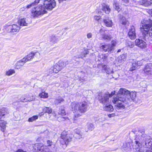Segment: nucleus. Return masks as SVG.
<instances>
[{
  "mask_svg": "<svg viewBox=\"0 0 152 152\" xmlns=\"http://www.w3.org/2000/svg\"><path fill=\"white\" fill-rule=\"evenodd\" d=\"M111 44H109L110 45H111L113 47V50L114 49V47L115 46L116 44V42L115 40H113L111 42Z\"/></svg>",
  "mask_w": 152,
  "mask_h": 152,
  "instance_id": "obj_50",
  "label": "nucleus"
},
{
  "mask_svg": "<svg viewBox=\"0 0 152 152\" xmlns=\"http://www.w3.org/2000/svg\"><path fill=\"white\" fill-rule=\"evenodd\" d=\"M43 112L45 113H51L52 112V109L49 107H45L43 109Z\"/></svg>",
  "mask_w": 152,
  "mask_h": 152,
  "instance_id": "obj_39",
  "label": "nucleus"
},
{
  "mask_svg": "<svg viewBox=\"0 0 152 152\" xmlns=\"http://www.w3.org/2000/svg\"><path fill=\"white\" fill-rule=\"evenodd\" d=\"M39 1L40 0H35L34 2L30 4L27 5L25 7L26 9L30 8L32 6L38 4L39 2Z\"/></svg>",
  "mask_w": 152,
  "mask_h": 152,
  "instance_id": "obj_37",
  "label": "nucleus"
},
{
  "mask_svg": "<svg viewBox=\"0 0 152 152\" xmlns=\"http://www.w3.org/2000/svg\"><path fill=\"white\" fill-rule=\"evenodd\" d=\"M88 51H84L83 52H82L80 56H79V58H82L83 57H85V55L88 54Z\"/></svg>",
  "mask_w": 152,
  "mask_h": 152,
  "instance_id": "obj_46",
  "label": "nucleus"
},
{
  "mask_svg": "<svg viewBox=\"0 0 152 152\" xmlns=\"http://www.w3.org/2000/svg\"><path fill=\"white\" fill-rule=\"evenodd\" d=\"M100 48L104 52L108 51L110 52L113 50V47L111 45L109 44L102 45L100 46Z\"/></svg>",
  "mask_w": 152,
  "mask_h": 152,
  "instance_id": "obj_10",
  "label": "nucleus"
},
{
  "mask_svg": "<svg viewBox=\"0 0 152 152\" xmlns=\"http://www.w3.org/2000/svg\"><path fill=\"white\" fill-rule=\"evenodd\" d=\"M78 59L79 57L77 58L76 57H74L71 60V61H69V62L70 63H76V62L79 61Z\"/></svg>",
  "mask_w": 152,
  "mask_h": 152,
  "instance_id": "obj_44",
  "label": "nucleus"
},
{
  "mask_svg": "<svg viewBox=\"0 0 152 152\" xmlns=\"http://www.w3.org/2000/svg\"><path fill=\"white\" fill-rule=\"evenodd\" d=\"M135 44L141 49H145L147 46L145 42L142 39H136L135 41Z\"/></svg>",
  "mask_w": 152,
  "mask_h": 152,
  "instance_id": "obj_9",
  "label": "nucleus"
},
{
  "mask_svg": "<svg viewBox=\"0 0 152 152\" xmlns=\"http://www.w3.org/2000/svg\"><path fill=\"white\" fill-rule=\"evenodd\" d=\"M26 95H23L20 99V101L25 102H27V101L30 102L34 100V99L33 98V96H32V97L29 98V97L27 98H26Z\"/></svg>",
  "mask_w": 152,
  "mask_h": 152,
  "instance_id": "obj_21",
  "label": "nucleus"
},
{
  "mask_svg": "<svg viewBox=\"0 0 152 152\" xmlns=\"http://www.w3.org/2000/svg\"><path fill=\"white\" fill-rule=\"evenodd\" d=\"M7 123L4 121L0 120V131L4 132L5 131Z\"/></svg>",
  "mask_w": 152,
  "mask_h": 152,
  "instance_id": "obj_26",
  "label": "nucleus"
},
{
  "mask_svg": "<svg viewBox=\"0 0 152 152\" xmlns=\"http://www.w3.org/2000/svg\"><path fill=\"white\" fill-rule=\"evenodd\" d=\"M33 147L34 152H49L48 149L38 143L35 144Z\"/></svg>",
  "mask_w": 152,
  "mask_h": 152,
  "instance_id": "obj_5",
  "label": "nucleus"
},
{
  "mask_svg": "<svg viewBox=\"0 0 152 152\" xmlns=\"http://www.w3.org/2000/svg\"><path fill=\"white\" fill-rule=\"evenodd\" d=\"M101 18V17L100 16H95L94 17L95 20H98Z\"/></svg>",
  "mask_w": 152,
  "mask_h": 152,
  "instance_id": "obj_53",
  "label": "nucleus"
},
{
  "mask_svg": "<svg viewBox=\"0 0 152 152\" xmlns=\"http://www.w3.org/2000/svg\"><path fill=\"white\" fill-rule=\"evenodd\" d=\"M137 64V66H140L142 65V63L141 61H137L136 62Z\"/></svg>",
  "mask_w": 152,
  "mask_h": 152,
  "instance_id": "obj_56",
  "label": "nucleus"
},
{
  "mask_svg": "<svg viewBox=\"0 0 152 152\" xmlns=\"http://www.w3.org/2000/svg\"><path fill=\"white\" fill-rule=\"evenodd\" d=\"M135 143L136 144V145L139 147H140L141 145V144L140 143V142L139 141H136Z\"/></svg>",
  "mask_w": 152,
  "mask_h": 152,
  "instance_id": "obj_54",
  "label": "nucleus"
},
{
  "mask_svg": "<svg viewBox=\"0 0 152 152\" xmlns=\"http://www.w3.org/2000/svg\"><path fill=\"white\" fill-rule=\"evenodd\" d=\"M145 144L147 148H151L152 149V141H151L149 138L145 140Z\"/></svg>",
  "mask_w": 152,
  "mask_h": 152,
  "instance_id": "obj_33",
  "label": "nucleus"
},
{
  "mask_svg": "<svg viewBox=\"0 0 152 152\" xmlns=\"http://www.w3.org/2000/svg\"><path fill=\"white\" fill-rule=\"evenodd\" d=\"M120 22L122 24L125 25L127 23V21L125 17H122Z\"/></svg>",
  "mask_w": 152,
  "mask_h": 152,
  "instance_id": "obj_45",
  "label": "nucleus"
},
{
  "mask_svg": "<svg viewBox=\"0 0 152 152\" xmlns=\"http://www.w3.org/2000/svg\"><path fill=\"white\" fill-rule=\"evenodd\" d=\"M140 27L142 37L145 40L152 39V20L150 19H144L142 21Z\"/></svg>",
  "mask_w": 152,
  "mask_h": 152,
  "instance_id": "obj_2",
  "label": "nucleus"
},
{
  "mask_svg": "<svg viewBox=\"0 0 152 152\" xmlns=\"http://www.w3.org/2000/svg\"><path fill=\"white\" fill-rule=\"evenodd\" d=\"M113 7L115 9L118 11L119 12L121 10V9L120 8L119 4L117 2L114 1V2L113 4Z\"/></svg>",
  "mask_w": 152,
  "mask_h": 152,
  "instance_id": "obj_38",
  "label": "nucleus"
},
{
  "mask_svg": "<svg viewBox=\"0 0 152 152\" xmlns=\"http://www.w3.org/2000/svg\"><path fill=\"white\" fill-rule=\"evenodd\" d=\"M19 24L21 26H27L28 22L26 20V18H23L19 19L18 21Z\"/></svg>",
  "mask_w": 152,
  "mask_h": 152,
  "instance_id": "obj_24",
  "label": "nucleus"
},
{
  "mask_svg": "<svg viewBox=\"0 0 152 152\" xmlns=\"http://www.w3.org/2000/svg\"><path fill=\"white\" fill-rule=\"evenodd\" d=\"M38 118V116L37 115L33 116L31 118H29L28 121L29 122H32L35 121Z\"/></svg>",
  "mask_w": 152,
  "mask_h": 152,
  "instance_id": "obj_43",
  "label": "nucleus"
},
{
  "mask_svg": "<svg viewBox=\"0 0 152 152\" xmlns=\"http://www.w3.org/2000/svg\"><path fill=\"white\" fill-rule=\"evenodd\" d=\"M139 152H144V151L142 149H141L139 150Z\"/></svg>",
  "mask_w": 152,
  "mask_h": 152,
  "instance_id": "obj_62",
  "label": "nucleus"
},
{
  "mask_svg": "<svg viewBox=\"0 0 152 152\" xmlns=\"http://www.w3.org/2000/svg\"><path fill=\"white\" fill-rule=\"evenodd\" d=\"M26 9V7H24L21 8L20 9V10L21 11H24Z\"/></svg>",
  "mask_w": 152,
  "mask_h": 152,
  "instance_id": "obj_59",
  "label": "nucleus"
},
{
  "mask_svg": "<svg viewBox=\"0 0 152 152\" xmlns=\"http://www.w3.org/2000/svg\"><path fill=\"white\" fill-rule=\"evenodd\" d=\"M119 101L125 104L129 103L130 102L129 100L128 99L125 98L124 97H120L119 95L118 97L114 96L112 99V102L114 104H117Z\"/></svg>",
  "mask_w": 152,
  "mask_h": 152,
  "instance_id": "obj_7",
  "label": "nucleus"
},
{
  "mask_svg": "<svg viewBox=\"0 0 152 152\" xmlns=\"http://www.w3.org/2000/svg\"><path fill=\"white\" fill-rule=\"evenodd\" d=\"M129 37L131 39H134L136 38L135 29L134 26H132L128 32Z\"/></svg>",
  "mask_w": 152,
  "mask_h": 152,
  "instance_id": "obj_13",
  "label": "nucleus"
},
{
  "mask_svg": "<svg viewBox=\"0 0 152 152\" xmlns=\"http://www.w3.org/2000/svg\"><path fill=\"white\" fill-rule=\"evenodd\" d=\"M109 93L105 94L102 96H99V99L100 103L107 105V104L109 103Z\"/></svg>",
  "mask_w": 152,
  "mask_h": 152,
  "instance_id": "obj_8",
  "label": "nucleus"
},
{
  "mask_svg": "<svg viewBox=\"0 0 152 152\" xmlns=\"http://www.w3.org/2000/svg\"><path fill=\"white\" fill-rule=\"evenodd\" d=\"M57 41V39L55 36H52L51 38V41L53 42H56Z\"/></svg>",
  "mask_w": 152,
  "mask_h": 152,
  "instance_id": "obj_48",
  "label": "nucleus"
},
{
  "mask_svg": "<svg viewBox=\"0 0 152 152\" xmlns=\"http://www.w3.org/2000/svg\"><path fill=\"white\" fill-rule=\"evenodd\" d=\"M124 103H122L121 102H118L115 105V107L116 110L123 109L125 108Z\"/></svg>",
  "mask_w": 152,
  "mask_h": 152,
  "instance_id": "obj_28",
  "label": "nucleus"
},
{
  "mask_svg": "<svg viewBox=\"0 0 152 152\" xmlns=\"http://www.w3.org/2000/svg\"><path fill=\"white\" fill-rule=\"evenodd\" d=\"M137 65L136 64V62H133L132 64V67L130 69V70L131 71H132L134 70H135L136 69L137 67Z\"/></svg>",
  "mask_w": 152,
  "mask_h": 152,
  "instance_id": "obj_40",
  "label": "nucleus"
},
{
  "mask_svg": "<svg viewBox=\"0 0 152 152\" xmlns=\"http://www.w3.org/2000/svg\"><path fill=\"white\" fill-rule=\"evenodd\" d=\"M66 0H58L59 2L60 3H62V2H63V1H65Z\"/></svg>",
  "mask_w": 152,
  "mask_h": 152,
  "instance_id": "obj_61",
  "label": "nucleus"
},
{
  "mask_svg": "<svg viewBox=\"0 0 152 152\" xmlns=\"http://www.w3.org/2000/svg\"><path fill=\"white\" fill-rule=\"evenodd\" d=\"M103 72H105L107 74L112 73L113 72L112 69H110L108 66L106 65H104L102 66Z\"/></svg>",
  "mask_w": 152,
  "mask_h": 152,
  "instance_id": "obj_23",
  "label": "nucleus"
},
{
  "mask_svg": "<svg viewBox=\"0 0 152 152\" xmlns=\"http://www.w3.org/2000/svg\"><path fill=\"white\" fill-rule=\"evenodd\" d=\"M10 28L12 32H18L20 29V27L16 24L12 25Z\"/></svg>",
  "mask_w": 152,
  "mask_h": 152,
  "instance_id": "obj_25",
  "label": "nucleus"
},
{
  "mask_svg": "<svg viewBox=\"0 0 152 152\" xmlns=\"http://www.w3.org/2000/svg\"><path fill=\"white\" fill-rule=\"evenodd\" d=\"M75 135L77 138L80 139L82 137L83 132L79 129H77L74 130Z\"/></svg>",
  "mask_w": 152,
  "mask_h": 152,
  "instance_id": "obj_22",
  "label": "nucleus"
},
{
  "mask_svg": "<svg viewBox=\"0 0 152 152\" xmlns=\"http://www.w3.org/2000/svg\"><path fill=\"white\" fill-rule=\"evenodd\" d=\"M64 99L61 97H59L56 99L54 101V104L55 105H57L59 104L64 101Z\"/></svg>",
  "mask_w": 152,
  "mask_h": 152,
  "instance_id": "obj_36",
  "label": "nucleus"
},
{
  "mask_svg": "<svg viewBox=\"0 0 152 152\" xmlns=\"http://www.w3.org/2000/svg\"><path fill=\"white\" fill-rule=\"evenodd\" d=\"M35 54L33 52H31L27 56H25L23 59L26 63L29 61H30L33 58Z\"/></svg>",
  "mask_w": 152,
  "mask_h": 152,
  "instance_id": "obj_18",
  "label": "nucleus"
},
{
  "mask_svg": "<svg viewBox=\"0 0 152 152\" xmlns=\"http://www.w3.org/2000/svg\"><path fill=\"white\" fill-rule=\"evenodd\" d=\"M103 109L104 110L108 111H113L114 110L113 106L111 104L105 106Z\"/></svg>",
  "mask_w": 152,
  "mask_h": 152,
  "instance_id": "obj_35",
  "label": "nucleus"
},
{
  "mask_svg": "<svg viewBox=\"0 0 152 152\" xmlns=\"http://www.w3.org/2000/svg\"><path fill=\"white\" fill-rule=\"evenodd\" d=\"M44 6L48 10H52L56 6V2L54 0H46L44 2Z\"/></svg>",
  "mask_w": 152,
  "mask_h": 152,
  "instance_id": "obj_6",
  "label": "nucleus"
},
{
  "mask_svg": "<svg viewBox=\"0 0 152 152\" xmlns=\"http://www.w3.org/2000/svg\"><path fill=\"white\" fill-rule=\"evenodd\" d=\"M47 144L48 146H51L53 145V142L50 140H48L47 141Z\"/></svg>",
  "mask_w": 152,
  "mask_h": 152,
  "instance_id": "obj_52",
  "label": "nucleus"
},
{
  "mask_svg": "<svg viewBox=\"0 0 152 152\" xmlns=\"http://www.w3.org/2000/svg\"><path fill=\"white\" fill-rule=\"evenodd\" d=\"M130 95V98L125 97V98L128 99L129 100L130 102L127 104H126L130 105L132 104V101L133 102H135L136 101V92L134 91H132V92H130L129 94Z\"/></svg>",
  "mask_w": 152,
  "mask_h": 152,
  "instance_id": "obj_12",
  "label": "nucleus"
},
{
  "mask_svg": "<svg viewBox=\"0 0 152 152\" xmlns=\"http://www.w3.org/2000/svg\"><path fill=\"white\" fill-rule=\"evenodd\" d=\"M98 57L99 58V60H100L102 59L103 61H105L107 57V55L104 54H99L98 55Z\"/></svg>",
  "mask_w": 152,
  "mask_h": 152,
  "instance_id": "obj_30",
  "label": "nucleus"
},
{
  "mask_svg": "<svg viewBox=\"0 0 152 152\" xmlns=\"http://www.w3.org/2000/svg\"><path fill=\"white\" fill-rule=\"evenodd\" d=\"M71 106L72 110L73 111L75 114L73 122L77 123V118L81 116L83 113L87 111L88 107V104L86 102L83 101L77 104L72 103Z\"/></svg>",
  "mask_w": 152,
  "mask_h": 152,
  "instance_id": "obj_1",
  "label": "nucleus"
},
{
  "mask_svg": "<svg viewBox=\"0 0 152 152\" xmlns=\"http://www.w3.org/2000/svg\"><path fill=\"white\" fill-rule=\"evenodd\" d=\"M112 38V36L109 34H105L103 35L102 37V39L106 41L110 40Z\"/></svg>",
  "mask_w": 152,
  "mask_h": 152,
  "instance_id": "obj_34",
  "label": "nucleus"
},
{
  "mask_svg": "<svg viewBox=\"0 0 152 152\" xmlns=\"http://www.w3.org/2000/svg\"><path fill=\"white\" fill-rule=\"evenodd\" d=\"M115 91H112L110 94H109V97H110L113 96L115 94Z\"/></svg>",
  "mask_w": 152,
  "mask_h": 152,
  "instance_id": "obj_57",
  "label": "nucleus"
},
{
  "mask_svg": "<svg viewBox=\"0 0 152 152\" xmlns=\"http://www.w3.org/2000/svg\"><path fill=\"white\" fill-rule=\"evenodd\" d=\"M72 136V134H67L66 132H62L60 138L58 140L61 144H65L66 145L71 141Z\"/></svg>",
  "mask_w": 152,
  "mask_h": 152,
  "instance_id": "obj_4",
  "label": "nucleus"
},
{
  "mask_svg": "<svg viewBox=\"0 0 152 152\" xmlns=\"http://www.w3.org/2000/svg\"><path fill=\"white\" fill-rule=\"evenodd\" d=\"M6 74L8 76L10 75V71H7L6 72Z\"/></svg>",
  "mask_w": 152,
  "mask_h": 152,
  "instance_id": "obj_63",
  "label": "nucleus"
},
{
  "mask_svg": "<svg viewBox=\"0 0 152 152\" xmlns=\"http://www.w3.org/2000/svg\"><path fill=\"white\" fill-rule=\"evenodd\" d=\"M9 114L8 110L5 108H3L0 109V119L2 117L4 118L8 117Z\"/></svg>",
  "mask_w": 152,
  "mask_h": 152,
  "instance_id": "obj_14",
  "label": "nucleus"
},
{
  "mask_svg": "<svg viewBox=\"0 0 152 152\" xmlns=\"http://www.w3.org/2000/svg\"><path fill=\"white\" fill-rule=\"evenodd\" d=\"M145 152H152V151L148 150H146Z\"/></svg>",
  "mask_w": 152,
  "mask_h": 152,
  "instance_id": "obj_64",
  "label": "nucleus"
},
{
  "mask_svg": "<svg viewBox=\"0 0 152 152\" xmlns=\"http://www.w3.org/2000/svg\"><path fill=\"white\" fill-rule=\"evenodd\" d=\"M105 30L104 28H101L99 30V33L101 35L102 37L103 35H104L105 34Z\"/></svg>",
  "mask_w": 152,
  "mask_h": 152,
  "instance_id": "obj_47",
  "label": "nucleus"
},
{
  "mask_svg": "<svg viewBox=\"0 0 152 152\" xmlns=\"http://www.w3.org/2000/svg\"><path fill=\"white\" fill-rule=\"evenodd\" d=\"M92 34L91 33H89L87 35V37L88 39L91 38L92 37Z\"/></svg>",
  "mask_w": 152,
  "mask_h": 152,
  "instance_id": "obj_55",
  "label": "nucleus"
},
{
  "mask_svg": "<svg viewBox=\"0 0 152 152\" xmlns=\"http://www.w3.org/2000/svg\"><path fill=\"white\" fill-rule=\"evenodd\" d=\"M103 22L105 25L108 27H111L113 25L112 20L108 17L106 18L103 20Z\"/></svg>",
  "mask_w": 152,
  "mask_h": 152,
  "instance_id": "obj_19",
  "label": "nucleus"
},
{
  "mask_svg": "<svg viewBox=\"0 0 152 152\" xmlns=\"http://www.w3.org/2000/svg\"><path fill=\"white\" fill-rule=\"evenodd\" d=\"M15 73V71L13 69H10V75Z\"/></svg>",
  "mask_w": 152,
  "mask_h": 152,
  "instance_id": "obj_58",
  "label": "nucleus"
},
{
  "mask_svg": "<svg viewBox=\"0 0 152 152\" xmlns=\"http://www.w3.org/2000/svg\"><path fill=\"white\" fill-rule=\"evenodd\" d=\"M61 70V68H60L57 64H56L53 67L51 68L50 69V72L57 73Z\"/></svg>",
  "mask_w": 152,
  "mask_h": 152,
  "instance_id": "obj_20",
  "label": "nucleus"
},
{
  "mask_svg": "<svg viewBox=\"0 0 152 152\" xmlns=\"http://www.w3.org/2000/svg\"><path fill=\"white\" fill-rule=\"evenodd\" d=\"M126 45L127 47L131 48H133L134 46V43L130 41L127 42Z\"/></svg>",
  "mask_w": 152,
  "mask_h": 152,
  "instance_id": "obj_41",
  "label": "nucleus"
},
{
  "mask_svg": "<svg viewBox=\"0 0 152 152\" xmlns=\"http://www.w3.org/2000/svg\"><path fill=\"white\" fill-rule=\"evenodd\" d=\"M68 62L67 61H63L60 60L56 64L61 69L63 68L66 66L68 64Z\"/></svg>",
  "mask_w": 152,
  "mask_h": 152,
  "instance_id": "obj_27",
  "label": "nucleus"
},
{
  "mask_svg": "<svg viewBox=\"0 0 152 152\" xmlns=\"http://www.w3.org/2000/svg\"><path fill=\"white\" fill-rule=\"evenodd\" d=\"M143 71L148 75L152 74V64H150L146 66L143 69Z\"/></svg>",
  "mask_w": 152,
  "mask_h": 152,
  "instance_id": "obj_15",
  "label": "nucleus"
},
{
  "mask_svg": "<svg viewBox=\"0 0 152 152\" xmlns=\"http://www.w3.org/2000/svg\"><path fill=\"white\" fill-rule=\"evenodd\" d=\"M102 10L107 14H108L110 12V9L109 6L105 4L102 5Z\"/></svg>",
  "mask_w": 152,
  "mask_h": 152,
  "instance_id": "obj_29",
  "label": "nucleus"
},
{
  "mask_svg": "<svg viewBox=\"0 0 152 152\" xmlns=\"http://www.w3.org/2000/svg\"><path fill=\"white\" fill-rule=\"evenodd\" d=\"M39 96L42 98H47L48 97V94L44 92H42L39 94Z\"/></svg>",
  "mask_w": 152,
  "mask_h": 152,
  "instance_id": "obj_42",
  "label": "nucleus"
},
{
  "mask_svg": "<svg viewBox=\"0 0 152 152\" xmlns=\"http://www.w3.org/2000/svg\"><path fill=\"white\" fill-rule=\"evenodd\" d=\"M114 116V114H109L108 115V116L109 118H111L112 117H113Z\"/></svg>",
  "mask_w": 152,
  "mask_h": 152,
  "instance_id": "obj_60",
  "label": "nucleus"
},
{
  "mask_svg": "<svg viewBox=\"0 0 152 152\" xmlns=\"http://www.w3.org/2000/svg\"><path fill=\"white\" fill-rule=\"evenodd\" d=\"M47 11L44 6H38L32 10L31 16L33 18L37 17L41 15L46 13Z\"/></svg>",
  "mask_w": 152,
  "mask_h": 152,
  "instance_id": "obj_3",
  "label": "nucleus"
},
{
  "mask_svg": "<svg viewBox=\"0 0 152 152\" xmlns=\"http://www.w3.org/2000/svg\"><path fill=\"white\" fill-rule=\"evenodd\" d=\"M126 56L125 54H122L119 56L117 58V61L119 63L123 62L125 59Z\"/></svg>",
  "mask_w": 152,
  "mask_h": 152,
  "instance_id": "obj_31",
  "label": "nucleus"
},
{
  "mask_svg": "<svg viewBox=\"0 0 152 152\" xmlns=\"http://www.w3.org/2000/svg\"><path fill=\"white\" fill-rule=\"evenodd\" d=\"M25 62L23 59H22L18 61L15 64V68L16 69H18L23 66Z\"/></svg>",
  "mask_w": 152,
  "mask_h": 152,
  "instance_id": "obj_16",
  "label": "nucleus"
},
{
  "mask_svg": "<svg viewBox=\"0 0 152 152\" xmlns=\"http://www.w3.org/2000/svg\"><path fill=\"white\" fill-rule=\"evenodd\" d=\"M130 93V91L128 90L123 88H121L118 91V95L120 97H127L126 96Z\"/></svg>",
  "mask_w": 152,
  "mask_h": 152,
  "instance_id": "obj_11",
  "label": "nucleus"
},
{
  "mask_svg": "<svg viewBox=\"0 0 152 152\" xmlns=\"http://www.w3.org/2000/svg\"><path fill=\"white\" fill-rule=\"evenodd\" d=\"M67 118L66 117H64L62 116L59 117L58 118V120L63 121L66 120Z\"/></svg>",
  "mask_w": 152,
  "mask_h": 152,
  "instance_id": "obj_51",
  "label": "nucleus"
},
{
  "mask_svg": "<svg viewBox=\"0 0 152 152\" xmlns=\"http://www.w3.org/2000/svg\"><path fill=\"white\" fill-rule=\"evenodd\" d=\"M94 129L93 125L91 124H87L85 128V131L86 132L89 131H91Z\"/></svg>",
  "mask_w": 152,
  "mask_h": 152,
  "instance_id": "obj_32",
  "label": "nucleus"
},
{
  "mask_svg": "<svg viewBox=\"0 0 152 152\" xmlns=\"http://www.w3.org/2000/svg\"><path fill=\"white\" fill-rule=\"evenodd\" d=\"M139 4L145 7L149 6L152 4V0H142L139 1Z\"/></svg>",
  "mask_w": 152,
  "mask_h": 152,
  "instance_id": "obj_17",
  "label": "nucleus"
},
{
  "mask_svg": "<svg viewBox=\"0 0 152 152\" xmlns=\"http://www.w3.org/2000/svg\"><path fill=\"white\" fill-rule=\"evenodd\" d=\"M59 115H65V112L64 110H61L58 112Z\"/></svg>",
  "mask_w": 152,
  "mask_h": 152,
  "instance_id": "obj_49",
  "label": "nucleus"
}]
</instances>
